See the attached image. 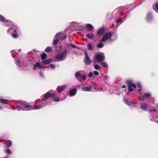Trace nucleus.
I'll use <instances>...</instances> for the list:
<instances>
[{"label":"nucleus","mask_w":158,"mask_h":158,"mask_svg":"<svg viewBox=\"0 0 158 158\" xmlns=\"http://www.w3.org/2000/svg\"><path fill=\"white\" fill-rule=\"evenodd\" d=\"M68 52V51L66 48L60 51L59 52L58 54L55 56V61L58 62L64 60L66 58Z\"/></svg>","instance_id":"f257e3e1"},{"label":"nucleus","mask_w":158,"mask_h":158,"mask_svg":"<svg viewBox=\"0 0 158 158\" xmlns=\"http://www.w3.org/2000/svg\"><path fill=\"white\" fill-rule=\"evenodd\" d=\"M16 106L17 110L19 111L33 110V107L32 106L25 102L22 103L20 106L16 105Z\"/></svg>","instance_id":"f03ea898"},{"label":"nucleus","mask_w":158,"mask_h":158,"mask_svg":"<svg viewBox=\"0 0 158 158\" xmlns=\"http://www.w3.org/2000/svg\"><path fill=\"white\" fill-rule=\"evenodd\" d=\"M55 92L53 90H49L47 93L44 94L43 96H41V98L42 101L44 100V99H47L50 97H54Z\"/></svg>","instance_id":"7ed1b4c3"},{"label":"nucleus","mask_w":158,"mask_h":158,"mask_svg":"<svg viewBox=\"0 0 158 158\" xmlns=\"http://www.w3.org/2000/svg\"><path fill=\"white\" fill-rule=\"evenodd\" d=\"M94 59L98 63H101L104 60L105 57L103 53H102L97 54L94 56Z\"/></svg>","instance_id":"20e7f679"},{"label":"nucleus","mask_w":158,"mask_h":158,"mask_svg":"<svg viewBox=\"0 0 158 158\" xmlns=\"http://www.w3.org/2000/svg\"><path fill=\"white\" fill-rule=\"evenodd\" d=\"M127 86L128 87V91L131 92L133 91V89L132 87L135 88L136 87V85L132 83V81L131 80H127Z\"/></svg>","instance_id":"39448f33"},{"label":"nucleus","mask_w":158,"mask_h":158,"mask_svg":"<svg viewBox=\"0 0 158 158\" xmlns=\"http://www.w3.org/2000/svg\"><path fill=\"white\" fill-rule=\"evenodd\" d=\"M111 35L112 33L111 32H109L103 35L102 40L101 41L104 42L106 40H110Z\"/></svg>","instance_id":"423d86ee"},{"label":"nucleus","mask_w":158,"mask_h":158,"mask_svg":"<svg viewBox=\"0 0 158 158\" xmlns=\"http://www.w3.org/2000/svg\"><path fill=\"white\" fill-rule=\"evenodd\" d=\"M15 63L19 68H22L24 66L23 60L21 58L15 60Z\"/></svg>","instance_id":"0eeeda50"},{"label":"nucleus","mask_w":158,"mask_h":158,"mask_svg":"<svg viewBox=\"0 0 158 158\" xmlns=\"http://www.w3.org/2000/svg\"><path fill=\"white\" fill-rule=\"evenodd\" d=\"M18 29L17 27L14 25H11L7 30L8 33H13L15 32H18Z\"/></svg>","instance_id":"6e6552de"},{"label":"nucleus","mask_w":158,"mask_h":158,"mask_svg":"<svg viewBox=\"0 0 158 158\" xmlns=\"http://www.w3.org/2000/svg\"><path fill=\"white\" fill-rule=\"evenodd\" d=\"M85 58L84 59L85 63L87 65H89L90 64L91 60L89 58L86 51H85L84 52Z\"/></svg>","instance_id":"1a4fd4ad"},{"label":"nucleus","mask_w":158,"mask_h":158,"mask_svg":"<svg viewBox=\"0 0 158 158\" xmlns=\"http://www.w3.org/2000/svg\"><path fill=\"white\" fill-rule=\"evenodd\" d=\"M149 112L150 113V118L151 119L152 117L154 118L155 117V116L156 114V109H153L152 110H151L149 111Z\"/></svg>","instance_id":"9d476101"},{"label":"nucleus","mask_w":158,"mask_h":158,"mask_svg":"<svg viewBox=\"0 0 158 158\" xmlns=\"http://www.w3.org/2000/svg\"><path fill=\"white\" fill-rule=\"evenodd\" d=\"M148 107V105L145 103H143L141 104L140 108L141 110H146Z\"/></svg>","instance_id":"9b49d317"},{"label":"nucleus","mask_w":158,"mask_h":158,"mask_svg":"<svg viewBox=\"0 0 158 158\" xmlns=\"http://www.w3.org/2000/svg\"><path fill=\"white\" fill-rule=\"evenodd\" d=\"M77 92V89H71L69 92V95L70 96H73L75 95Z\"/></svg>","instance_id":"f8f14e48"},{"label":"nucleus","mask_w":158,"mask_h":158,"mask_svg":"<svg viewBox=\"0 0 158 158\" xmlns=\"http://www.w3.org/2000/svg\"><path fill=\"white\" fill-rule=\"evenodd\" d=\"M92 88L91 87H85L82 88L81 90L85 92L90 91L91 90Z\"/></svg>","instance_id":"ddd939ff"},{"label":"nucleus","mask_w":158,"mask_h":158,"mask_svg":"<svg viewBox=\"0 0 158 158\" xmlns=\"http://www.w3.org/2000/svg\"><path fill=\"white\" fill-rule=\"evenodd\" d=\"M152 19V16L151 13H149L148 14L146 19L148 22H150Z\"/></svg>","instance_id":"4468645a"},{"label":"nucleus","mask_w":158,"mask_h":158,"mask_svg":"<svg viewBox=\"0 0 158 158\" xmlns=\"http://www.w3.org/2000/svg\"><path fill=\"white\" fill-rule=\"evenodd\" d=\"M66 86L63 85L61 87H58L57 89V92L60 93L64 89L66 88Z\"/></svg>","instance_id":"2eb2a0df"},{"label":"nucleus","mask_w":158,"mask_h":158,"mask_svg":"<svg viewBox=\"0 0 158 158\" xmlns=\"http://www.w3.org/2000/svg\"><path fill=\"white\" fill-rule=\"evenodd\" d=\"M104 29L103 28H101L97 30V34L101 35L103 33Z\"/></svg>","instance_id":"dca6fc26"},{"label":"nucleus","mask_w":158,"mask_h":158,"mask_svg":"<svg viewBox=\"0 0 158 158\" xmlns=\"http://www.w3.org/2000/svg\"><path fill=\"white\" fill-rule=\"evenodd\" d=\"M55 96L54 97H52V99L55 102H59L60 101H62L64 99V98H58L55 97Z\"/></svg>","instance_id":"f3484780"},{"label":"nucleus","mask_w":158,"mask_h":158,"mask_svg":"<svg viewBox=\"0 0 158 158\" xmlns=\"http://www.w3.org/2000/svg\"><path fill=\"white\" fill-rule=\"evenodd\" d=\"M75 76L80 82L81 81V80L80 79V78L81 77V75L80 74L79 72H76Z\"/></svg>","instance_id":"a211bd4d"},{"label":"nucleus","mask_w":158,"mask_h":158,"mask_svg":"<svg viewBox=\"0 0 158 158\" xmlns=\"http://www.w3.org/2000/svg\"><path fill=\"white\" fill-rule=\"evenodd\" d=\"M86 27L88 30L91 31L94 28L93 26L89 23H87L86 24Z\"/></svg>","instance_id":"6ab92c4d"},{"label":"nucleus","mask_w":158,"mask_h":158,"mask_svg":"<svg viewBox=\"0 0 158 158\" xmlns=\"http://www.w3.org/2000/svg\"><path fill=\"white\" fill-rule=\"evenodd\" d=\"M3 23L6 26H10L11 24V22L9 20H5L3 22Z\"/></svg>","instance_id":"aec40b11"},{"label":"nucleus","mask_w":158,"mask_h":158,"mask_svg":"<svg viewBox=\"0 0 158 158\" xmlns=\"http://www.w3.org/2000/svg\"><path fill=\"white\" fill-rule=\"evenodd\" d=\"M51 60L49 59L44 60H42V63L44 64H49L51 62Z\"/></svg>","instance_id":"412c9836"},{"label":"nucleus","mask_w":158,"mask_h":158,"mask_svg":"<svg viewBox=\"0 0 158 158\" xmlns=\"http://www.w3.org/2000/svg\"><path fill=\"white\" fill-rule=\"evenodd\" d=\"M6 146L7 147L11 146L12 145V143L11 140H8L6 143Z\"/></svg>","instance_id":"4be33fe9"},{"label":"nucleus","mask_w":158,"mask_h":158,"mask_svg":"<svg viewBox=\"0 0 158 158\" xmlns=\"http://www.w3.org/2000/svg\"><path fill=\"white\" fill-rule=\"evenodd\" d=\"M9 100L7 99H2L0 100V102L3 104H7L9 102Z\"/></svg>","instance_id":"5701e85b"},{"label":"nucleus","mask_w":158,"mask_h":158,"mask_svg":"<svg viewBox=\"0 0 158 158\" xmlns=\"http://www.w3.org/2000/svg\"><path fill=\"white\" fill-rule=\"evenodd\" d=\"M94 36V35L93 34H87L86 35V36L88 38L92 39Z\"/></svg>","instance_id":"b1692460"},{"label":"nucleus","mask_w":158,"mask_h":158,"mask_svg":"<svg viewBox=\"0 0 158 158\" xmlns=\"http://www.w3.org/2000/svg\"><path fill=\"white\" fill-rule=\"evenodd\" d=\"M43 106V105H39L37 106H35L34 105L33 106V110H37L41 108Z\"/></svg>","instance_id":"393cba45"},{"label":"nucleus","mask_w":158,"mask_h":158,"mask_svg":"<svg viewBox=\"0 0 158 158\" xmlns=\"http://www.w3.org/2000/svg\"><path fill=\"white\" fill-rule=\"evenodd\" d=\"M144 96L145 98H150L151 97V94L149 93H147L145 94Z\"/></svg>","instance_id":"a878e982"},{"label":"nucleus","mask_w":158,"mask_h":158,"mask_svg":"<svg viewBox=\"0 0 158 158\" xmlns=\"http://www.w3.org/2000/svg\"><path fill=\"white\" fill-rule=\"evenodd\" d=\"M87 47L89 50H91L94 49V47L90 43H89L87 44Z\"/></svg>","instance_id":"bb28decb"},{"label":"nucleus","mask_w":158,"mask_h":158,"mask_svg":"<svg viewBox=\"0 0 158 158\" xmlns=\"http://www.w3.org/2000/svg\"><path fill=\"white\" fill-rule=\"evenodd\" d=\"M124 101L125 103L129 106H131L132 104V102L129 101L128 100L124 99Z\"/></svg>","instance_id":"cd10ccee"},{"label":"nucleus","mask_w":158,"mask_h":158,"mask_svg":"<svg viewBox=\"0 0 158 158\" xmlns=\"http://www.w3.org/2000/svg\"><path fill=\"white\" fill-rule=\"evenodd\" d=\"M41 59L42 60H43L46 58V54L44 53L40 55Z\"/></svg>","instance_id":"c85d7f7f"},{"label":"nucleus","mask_w":158,"mask_h":158,"mask_svg":"<svg viewBox=\"0 0 158 158\" xmlns=\"http://www.w3.org/2000/svg\"><path fill=\"white\" fill-rule=\"evenodd\" d=\"M101 65L102 66L103 68L107 67L108 65L105 62H102L101 63Z\"/></svg>","instance_id":"c756f323"},{"label":"nucleus","mask_w":158,"mask_h":158,"mask_svg":"<svg viewBox=\"0 0 158 158\" xmlns=\"http://www.w3.org/2000/svg\"><path fill=\"white\" fill-rule=\"evenodd\" d=\"M52 50V48L50 47H48L45 49V52H49Z\"/></svg>","instance_id":"7c9ffc66"},{"label":"nucleus","mask_w":158,"mask_h":158,"mask_svg":"<svg viewBox=\"0 0 158 158\" xmlns=\"http://www.w3.org/2000/svg\"><path fill=\"white\" fill-rule=\"evenodd\" d=\"M40 66V64L39 63L37 62L34 65L33 69H36Z\"/></svg>","instance_id":"2f4dec72"},{"label":"nucleus","mask_w":158,"mask_h":158,"mask_svg":"<svg viewBox=\"0 0 158 158\" xmlns=\"http://www.w3.org/2000/svg\"><path fill=\"white\" fill-rule=\"evenodd\" d=\"M58 42V40L56 38H54L53 40V45H56V44Z\"/></svg>","instance_id":"473e14b6"},{"label":"nucleus","mask_w":158,"mask_h":158,"mask_svg":"<svg viewBox=\"0 0 158 158\" xmlns=\"http://www.w3.org/2000/svg\"><path fill=\"white\" fill-rule=\"evenodd\" d=\"M153 8L155 11L158 13V2L156 3L155 5V7H153Z\"/></svg>","instance_id":"72a5a7b5"},{"label":"nucleus","mask_w":158,"mask_h":158,"mask_svg":"<svg viewBox=\"0 0 158 158\" xmlns=\"http://www.w3.org/2000/svg\"><path fill=\"white\" fill-rule=\"evenodd\" d=\"M152 121H155L158 123V117H152V118L151 119Z\"/></svg>","instance_id":"f704fd0d"},{"label":"nucleus","mask_w":158,"mask_h":158,"mask_svg":"<svg viewBox=\"0 0 158 158\" xmlns=\"http://www.w3.org/2000/svg\"><path fill=\"white\" fill-rule=\"evenodd\" d=\"M12 36L14 38H17L18 37L17 32L12 33Z\"/></svg>","instance_id":"c9c22d12"},{"label":"nucleus","mask_w":158,"mask_h":158,"mask_svg":"<svg viewBox=\"0 0 158 158\" xmlns=\"http://www.w3.org/2000/svg\"><path fill=\"white\" fill-rule=\"evenodd\" d=\"M5 20V18L2 15H0V22H3Z\"/></svg>","instance_id":"e433bc0d"},{"label":"nucleus","mask_w":158,"mask_h":158,"mask_svg":"<svg viewBox=\"0 0 158 158\" xmlns=\"http://www.w3.org/2000/svg\"><path fill=\"white\" fill-rule=\"evenodd\" d=\"M104 46V44L103 43L101 42L99 43L97 46L98 48H102Z\"/></svg>","instance_id":"4c0bfd02"},{"label":"nucleus","mask_w":158,"mask_h":158,"mask_svg":"<svg viewBox=\"0 0 158 158\" xmlns=\"http://www.w3.org/2000/svg\"><path fill=\"white\" fill-rule=\"evenodd\" d=\"M138 87L139 88V91H140L142 89L141 85L140 83H138L137 84Z\"/></svg>","instance_id":"58836bf2"},{"label":"nucleus","mask_w":158,"mask_h":158,"mask_svg":"<svg viewBox=\"0 0 158 158\" xmlns=\"http://www.w3.org/2000/svg\"><path fill=\"white\" fill-rule=\"evenodd\" d=\"M94 67L95 69L96 70H98L101 69V67L97 64H95Z\"/></svg>","instance_id":"ea45409f"},{"label":"nucleus","mask_w":158,"mask_h":158,"mask_svg":"<svg viewBox=\"0 0 158 158\" xmlns=\"http://www.w3.org/2000/svg\"><path fill=\"white\" fill-rule=\"evenodd\" d=\"M116 23L118 24H120L123 22L122 19H118L116 21Z\"/></svg>","instance_id":"a19ab883"},{"label":"nucleus","mask_w":158,"mask_h":158,"mask_svg":"<svg viewBox=\"0 0 158 158\" xmlns=\"http://www.w3.org/2000/svg\"><path fill=\"white\" fill-rule=\"evenodd\" d=\"M61 34V33L60 32H58V33H57L56 35L54 37V38H55L57 39V38L59 37L60 35Z\"/></svg>","instance_id":"79ce46f5"},{"label":"nucleus","mask_w":158,"mask_h":158,"mask_svg":"<svg viewBox=\"0 0 158 158\" xmlns=\"http://www.w3.org/2000/svg\"><path fill=\"white\" fill-rule=\"evenodd\" d=\"M50 104H51L50 103V102H49L45 101L44 102L42 105H43L44 106H46L47 105H50Z\"/></svg>","instance_id":"37998d69"},{"label":"nucleus","mask_w":158,"mask_h":158,"mask_svg":"<svg viewBox=\"0 0 158 158\" xmlns=\"http://www.w3.org/2000/svg\"><path fill=\"white\" fill-rule=\"evenodd\" d=\"M5 152L8 154H10L11 153V151L10 149H7L5 150Z\"/></svg>","instance_id":"c03bdc74"},{"label":"nucleus","mask_w":158,"mask_h":158,"mask_svg":"<svg viewBox=\"0 0 158 158\" xmlns=\"http://www.w3.org/2000/svg\"><path fill=\"white\" fill-rule=\"evenodd\" d=\"M66 37H67V35H64L60 37V39L62 40H64L65 39H66Z\"/></svg>","instance_id":"a18cd8bd"},{"label":"nucleus","mask_w":158,"mask_h":158,"mask_svg":"<svg viewBox=\"0 0 158 158\" xmlns=\"http://www.w3.org/2000/svg\"><path fill=\"white\" fill-rule=\"evenodd\" d=\"M69 46H70L72 48H77V47L76 45H74L72 44H70L69 45Z\"/></svg>","instance_id":"49530a36"},{"label":"nucleus","mask_w":158,"mask_h":158,"mask_svg":"<svg viewBox=\"0 0 158 158\" xmlns=\"http://www.w3.org/2000/svg\"><path fill=\"white\" fill-rule=\"evenodd\" d=\"M139 98L140 100H143L145 99L144 95L139 96Z\"/></svg>","instance_id":"de8ad7c7"},{"label":"nucleus","mask_w":158,"mask_h":158,"mask_svg":"<svg viewBox=\"0 0 158 158\" xmlns=\"http://www.w3.org/2000/svg\"><path fill=\"white\" fill-rule=\"evenodd\" d=\"M39 73L40 76H41V77H42V78L44 77V74L41 71H40V72H39Z\"/></svg>","instance_id":"09e8293b"},{"label":"nucleus","mask_w":158,"mask_h":158,"mask_svg":"<svg viewBox=\"0 0 158 158\" xmlns=\"http://www.w3.org/2000/svg\"><path fill=\"white\" fill-rule=\"evenodd\" d=\"M124 7H120L117 10V11L119 10V11H121V13H122L123 11V9H124Z\"/></svg>","instance_id":"8fccbe9b"},{"label":"nucleus","mask_w":158,"mask_h":158,"mask_svg":"<svg viewBox=\"0 0 158 158\" xmlns=\"http://www.w3.org/2000/svg\"><path fill=\"white\" fill-rule=\"evenodd\" d=\"M49 66H50L51 68L52 69H54L55 68V66L54 64H50Z\"/></svg>","instance_id":"3c124183"},{"label":"nucleus","mask_w":158,"mask_h":158,"mask_svg":"<svg viewBox=\"0 0 158 158\" xmlns=\"http://www.w3.org/2000/svg\"><path fill=\"white\" fill-rule=\"evenodd\" d=\"M93 73L92 72H90L89 73L88 76L89 77H91L93 76Z\"/></svg>","instance_id":"603ef678"},{"label":"nucleus","mask_w":158,"mask_h":158,"mask_svg":"<svg viewBox=\"0 0 158 158\" xmlns=\"http://www.w3.org/2000/svg\"><path fill=\"white\" fill-rule=\"evenodd\" d=\"M82 77V79L84 80V81H85L86 79V76L85 75H83Z\"/></svg>","instance_id":"864d4df0"},{"label":"nucleus","mask_w":158,"mask_h":158,"mask_svg":"<svg viewBox=\"0 0 158 158\" xmlns=\"http://www.w3.org/2000/svg\"><path fill=\"white\" fill-rule=\"evenodd\" d=\"M94 74L96 75H98L99 74L98 72V71H94Z\"/></svg>","instance_id":"5fc2aeb1"},{"label":"nucleus","mask_w":158,"mask_h":158,"mask_svg":"<svg viewBox=\"0 0 158 158\" xmlns=\"http://www.w3.org/2000/svg\"><path fill=\"white\" fill-rule=\"evenodd\" d=\"M15 50H12L11 51V53H12V52H15V53H16V54H17V53L16 52H15Z\"/></svg>","instance_id":"6e6d98bb"},{"label":"nucleus","mask_w":158,"mask_h":158,"mask_svg":"<svg viewBox=\"0 0 158 158\" xmlns=\"http://www.w3.org/2000/svg\"><path fill=\"white\" fill-rule=\"evenodd\" d=\"M3 108V107L2 106L0 105V110H2Z\"/></svg>","instance_id":"4d7b16f0"},{"label":"nucleus","mask_w":158,"mask_h":158,"mask_svg":"<svg viewBox=\"0 0 158 158\" xmlns=\"http://www.w3.org/2000/svg\"><path fill=\"white\" fill-rule=\"evenodd\" d=\"M11 109L13 110H15V109L12 106H11Z\"/></svg>","instance_id":"13d9d810"},{"label":"nucleus","mask_w":158,"mask_h":158,"mask_svg":"<svg viewBox=\"0 0 158 158\" xmlns=\"http://www.w3.org/2000/svg\"><path fill=\"white\" fill-rule=\"evenodd\" d=\"M21 51V50L20 49H19L18 50V51L19 52H20Z\"/></svg>","instance_id":"bf43d9fd"},{"label":"nucleus","mask_w":158,"mask_h":158,"mask_svg":"<svg viewBox=\"0 0 158 158\" xmlns=\"http://www.w3.org/2000/svg\"><path fill=\"white\" fill-rule=\"evenodd\" d=\"M62 49V48L61 47H59V49Z\"/></svg>","instance_id":"052dcab7"},{"label":"nucleus","mask_w":158,"mask_h":158,"mask_svg":"<svg viewBox=\"0 0 158 158\" xmlns=\"http://www.w3.org/2000/svg\"><path fill=\"white\" fill-rule=\"evenodd\" d=\"M12 56L14 58V56H13V54H12Z\"/></svg>","instance_id":"680f3d73"},{"label":"nucleus","mask_w":158,"mask_h":158,"mask_svg":"<svg viewBox=\"0 0 158 158\" xmlns=\"http://www.w3.org/2000/svg\"><path fill=\"white\" fill-rule=\"evenodd\" d=\"M125 18H126V15H125Z\"/></svg>","instance_id":"e2e57ef3"},{"label":"nucleus","mask_w":158,"mask_h":158,"mask_svg":"<svg viewBox=\"0 0 158 158\" xmlns=\"http://www.w3.org/2000/svg\"><path fill=\"white\" fill-rule=\"evenodd\" d=\"M126 87L125 86H124V87H123H123Z\"/></svg>","instance_id":"0e129e2a"},{"label":"nucleus","mask_w":158,"mask_h":158,"mask_svg":"<svg viewBox=\"0 0 158 158\" xmlns=\"http://www.w3.org/2000/svg\"><path fill=\"white\" fill-rule=\"evenodd\" d=\"M122 14H123L122 13L121 14V15H122Z\"/></svg>","instance_id":"69168bd1"}]
</instances>
